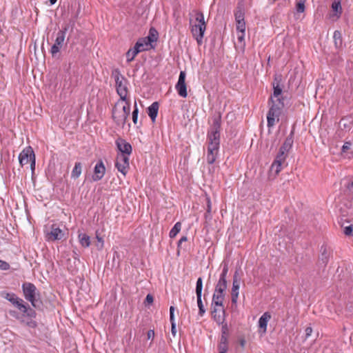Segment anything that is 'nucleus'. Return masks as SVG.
<instances>
[{"label": "nucleus", "instance_id": "nucleus-35", "mask_svg": "<svg viewBox=\"0 0 353 353\" xmlns=\"http://www.w3.org/2000/svg\"><path fill=\"white\" fill-rule=\"evenodd\" d=\"M96 239L98 243L96 244L98 250H102L104 246V241L101 236H100L98 231H96Z\"/></svg>", "mask_w": 353, "mask_h": 353}, {"label": "nucleus", "instance_id": "nucleus-63", "mask_svg": "<svg viewBox=\"0 0 353 353\" xmlns=\"http://www.w3.org/2000/svg\"><path fill=\"white\" fill-rule=\"evenodd\" d=\"M170 310H172V309H174L173 306H170Z\"/></svg>", "mask_w": 353, "mask_h": 353}, {"label": "nucleus", "instance_id": "nucleus-23", "mask_svg": "<svg viewBox=\"0 0 353 353\" xmlns=\"http://www.w3.org/2000/svg\"><path fill=\"white\" fill-rule=\"evenodd\" d=\"M227 290V281L226 280H221L219 279L216 286H215V292H219V294H222L225 295Z\"/></svg>", "mask_w": 353, "mask_h": 353}, {"label": "nucleus", "instance_id": "nucleus-43", "mask_svg": "<svg viewBox=\"0 0 353 353\" xmlns=\"http://www.w3.org/2000/svg\"><path fill=\"white\" fill-rule=\"evenodd\" d=\"M240 283H241V279L239 276L238 272H235L234 276H233L232 286H234V285L240 286Z\"/></svg>", "mask_w": 353, "mask_h": 353}, {"label": "nucleus", "instance_id": "nucleus-45", "mask_svg": "<svg viewBox=\"0 0 353 353\" xmlns=\"http://www.w3.org/2000/svg\"><path fill=\"white\" fill-rule=\"evenodd\" d=\"M288 154L283 153V152H279L275 159L285 162Z\"/></svg>", "mask_w": 353, "mask_h": 353}, {"label": "nucleus", "instance_id": "nucleus-64", "mask_svg": "<svg viewBox=\"0 0 353 353\" xmlns=\"http://www.w3.org/2000/svg\"><path fill=\"white\" fill-rule=\"evenodd\" d=\"M351 186L353 188V181L351 183Z\"/></svg>", "mask_w": 353, "mask_h": 353}, {"label": "nucleus", "instance_id": "nucleus-4", "mask_svg": "<svg viewBox=\"0 0 353 353\" xmlns=\"http://www.w3.org/2000/svg\"><path fill=\"white\" fill-rule=\"evenodd\" d=\"M273 104L270 107L268 115H267V120H268V128L273 127L276 121H279V116L281 113V110L284 106L283 102L282 101V99H276V101L278 103H274V101H273L272 98L271 99Z\"/></svg>", "mask_w": 353, "mask_h": 353}, {"label": "nucleus", "instance_id": "nucleus-10", "mask_svg": "<svg viewBox=\"0 0 353 353\" xmlns=\"http://www.w3.org/2000/svg\"><path fill=\"white\" fill-rule=\"evenodd\" d=\"M115 166L118 171L125 176L129 169V157L125 154H117Z\"/></svg>", "mask_w": 353, "mask_h": 353}, {"label": "nucleus", "instance_id": "nucleus-44", "mask_svg": "<svg viewBox=\"0 0 353 353\" xmlns=\"http://www.w3.org/2000/svg\"><path fill=\"white\" fill-rule=\"evenodd\" d=\"M153 301H154V298H153L152 295L148 294L146 296V298L144 301L145 306L150 307L151 305V304L153 303Z\"/></svg>", "mask_w": 353, "mask_h": 353}, {"label": "nucleus", "instance_id": "nucleus-19", "mask_svg": "<svg viewBox=\"0 0 353 353\" xmlns=\"http://www.w3.org/2000/svg\"><path fill=\"white\" fill-rule=\"evenodd\" d=\"M225 295L219 294V292H214L212 297V305L216 307H223Z\"/></svg>", "mask_w": 353, "mask_h": 353}, {"label": "nucleus", "instance_id": "nucleus-50", "mask_svg": "<svg viewBox=\"0 0 353 353\" xmlns=\"http://www.w3.org/2000/svg\"><path fill=\"white\" fill-rule=\"evenodd\" d=\"M10 268V265L6 261L0 260V269L7 270Z\"/></svg>", "mask_w": 353, "mask_h": 353}, {"label": "nucleus", "instance_id": "nucleus-8", "mask_svg": "<svg viewBox=\"0 0 353 353\" xmlns=\"http://www.w3.org/2000/svg\"><path fill=\"white\" fill-rule=\"evenodd\" d=\"M19 163L23 166L31 162V168L34 169L35 165V156L33 150L30 147L26 148L20 153Z\"/></svg>", "mask_w": 353, "mask_h": 353}, {"label": "nucleus", "instance_id": "nucleus-42", "mask_svg": "<svg viewBox=\"0 0 353 353\" xmlns=\"http://www.w3.org/2000/svg\"><path fill=\"white\" fill-rule=\"evenodd\" d=\"M223 345L225 346V347H228V335H225V334L221 335V337L220 339V343H219L218 347H221Z\"/></svg>", "mask_w": 353, "mask_h": 353}, {"label": "nucleus", "instance_id": "nucleus-14", "mask_svg": "<svg viewBox=\"0 0 353 353\" xmlns=\"http://www.w3.org/2000/svg\"><path fill=\"white\" fill-rule=\"evenodd\" d=\"M116 145L118 150L120 151L119 154H125L127 157H129L132 153V146L129 143L126 142L125 140L119 138L116 141Z\"/></svg>", "mask_w": 353, "mask_h": 353}, {"label": "nucleus", "instance_id": "nucleus-9", "mask_svg": "<svg viewBox=\"0 0 353 353\" xmlns=\"http://www.w3.org/2000/svg\"><path fill=\"white\" fill-rule=\"evenodd\" d=\"M220 141L214 140H209L208 151H207V162L208 164H213L216 159Z\"/></svg>", "mask_w": 353, "mask_h": 353}, {"label": "nucleus", "instance_id": "nucleus-62", "mask_svg": "<svg viewBox=\"0 0 353 353\" xmlns=\"http://www.w3.org/2000/svg\"><path fill=\"white\" fill-rule=\"evenodd\" d=\"M57 0H50V2L52 5L54 4Z\"/></svg>", "mask_w": 353, "mask_h": 353}, {"label": "nucleus", "instance_id": "nucleus-33", "mask_svg": "<svg viewBox=\"0 0 353 353\" xmlns=\"http://www.w3.org/2000/svg\"><path fill=\"white\" fill-rule=\"evenodd\" d=\"M151 43L157 40V32L154 29H150L149 35L145 37Z\"/></svg>", "mask_w": 353, "mask_h": 353}, {"label": "nucleus", "instance_id": "nucleus-52", "mask_svg": "<svg viewBox=\"0 0 353 353\" xmlns=\"http://www.w3.org/2000/svg\"><path fill=\"white\" fill-rule=\"evenodd\" d=\"M207 201V213L210 214L211 212L212 207H211V201L209 197L206 198Z\"/></svg>", "mask_w": 353, "mask_h": 353}, {"label": "nucleus", "instance_id": "nucleus-29", "mask_svg": "<svg viewBox=\"0 0 353 353\" xmlns=\"http://www.w3.org/2000/svg\"><path fill=\"white\" fill-rule=\"evenodd\" d=\"M139 53V50H137L134 46L133 48H130L126 52V58L128 62H131L134 60L135 57Z\"/></svg>", "mask_w": 353, "mask_h": 353}, {"label": "nucleus", "instance_id": "nucleus-2", "mask_svg": "<svg viewBox=\"0 0 353 353\" xmlns=\"http://www.w3.org/2000/svg\"><path fill=\"white\" fill-rule=\"evenodd\" d=\"M205 29L206 24L204 20L203 14L201 12H196L195 14V20L194 23L192 25L191 32L199 45L202 43Z\"/></svg>", "mask_w": 353, "mask_h": 353}, {"label": "nucleus", "instance_id": "nucleus-56", "mask_svg": "<svg viewBox=\"0 0 353 353\" xmlns=\"http://www.w3.org/2000/svg\"><path fill=\"white\" fill-rule=\"evenodd\" d=\"M219 353H226L228 347H225V346L223 345L221 347H218Z\"/></svg>", "mask_w": 353, "mask_h": 353}, {"label": "nucleus", "instance_id": "nucleus-39", "mask_svg": "<svg viewBox=\"0 0 353 353\" xmlns=\"http://www.w3.org/2000/svg\"><path fill=\"white\" fill-rule=\"evenodd\" d=\"M321 251H322V254H321V260L323 261V263L324 264H326L327 262V260H328V256H329V254L327 252V249L325 247H322L321 248Z\"/></svg>", "mask_w": 353, "mask_h": 353}, {"label": "nucleus", "instance_id": "nucleus-41", "mask_svg": "<svg viewBox=\"0 0 353 353\" xmlns=\"http://www.w3.org/2000/svg\"><path fill=\"white\" fill-rule=\"evenodd\" d=\"M296 8L298 12H303L305 10V0H300L296 3Z\"/></svg>", "mask_w": 353, "mask_h": 353}, {"label": "nucleus", "instance_id": "nucleus-28", "mask_svg": "<svg viewBox=\"0 0 353 353\" xmlns=\"http://www.w3.org/2000/svg\"><path fill=\"white\" fill-rule=\"evenodd\" d=\"M81 174V163L77 162L71 173V177L76 179H78Z\"/></svg>", "mask_w": 353, "mask_h": 353}, {"label": "nucleus", "instance_id": "nucleus-59", "mask_svg": "<svg viewBox=\"0 0 353 353\" xmlns=\"http://www.w3.org/2000/svg\"><path fill=\"white\" fill-rule=\"evenodd\" d=\"M239 344L241 346V347L243 348L245 345V340L244 339L241 338V339H239Z\"/></svg>", "mask_w": 353, "mask_h": 353}, {"label": "nucleus", "instance_id": "nucleus-6", "mask_svg": "<svg viewBox=\"0 0 353 353\" xmlns=\"http://www.w3.org/2000/svg\"><path fill=\"white\" fill-rule=\"evenodd\" d=\"M22 289L26 299L30 301L32 306L37 307L39 302V294L35 285L31 283H24Z\"/></svg>", "mask_w": 353, "mask_h": 353}, {"label": "nucleus", "instance_id": "nucleus-26", "mask_svg": "<svg viewBox=\"0 0 353 353\" xmlns=\"http://www.w3.org/2000/svg\"><path fill=\"white\" fill-rule=\"evenodd\" d=\"M293 143V140L292 138L288 137L282 146L279 149V152H283L285 154H288V152L291 148Z\"/></svg>", "mask_w": 353, "mask_h": 353}, {"label": "nucleus", "instance_id": "nucleus-5", "mask_svg": "<svg viewBox=\"0 0 353 353\" xmlns=\"http://www.w3.org/2000/svg\"><path fill=\"white\" fill-rule=\"evenodd\" d=\"M10 314L30 327L36 326V323L33 321L35 316L34 310H10Z\"/></svg>", "mask_w": 353, "mask_h": 353}, {"label": "nucleus", "instance_id": "nucleus-7", "mask_svg": "<svg viewBox=\"0 0 353 353\" xmlns=\"http://www.w3.org/2000/svg\"><path fill=\"white\" fill-rule=\"evenodd\" d=\"M68 30V26L66 25L57 32L55 42L52 45L50 50V52L53 57L55 56L60 51V49L62 48Z\"/></svg>", "mask_w": 353, "mask_h": 353}, {"label": "nucleus", "instance_id": "nucleus-57", "mask_svg": "<svg viewBox=\"0 0 353 353\" xmlns=\"http://www.w3.org/2000/svg\"><path fill=\"white\" fill-rule=\"evenodd\" d=\"M222 334H225V335L228 334V330L227 325H223V326H222Z\"/></svg>", "mask_w": 353, "mask_h": 353}, {"label": "nucleus", "instance_id": "nucleus-18", "mask_svg": "<svg viewBox=\"0 0 353 353\" xmlns=\"http://www.w3.org/2000/svg\"><path fill=\"white\" fill-rule=\"evenodd\" d=\"M151 43L145 37L140 39L135 43L134 47L139 50V52L147 50L150 48Z\"/></svg>", "mask_w": 353, "mask_h": 353}, {"label": "nucleus", "instance_id": "nucleus-61", "mask_svg": "<svg viewBox=\"0 0 353 353\" xmlns=\"http://www.w3.org/2000/svg\"><path fill=\"white\" fill-rule=\"evenodd\" d=\"M205 310H199V315L203 316Z\"/></svg>", "mask_w": 353, "mask_h": 353}, {"label": "nucleus", "instance_id": "nucleus-11", "mask_svg": "<svg viewBox=\"0 0 353 353\" xmlns=\"http://www.w3.org/2000/svg\"><path fill=\"white\" fill-rule=\"evenodd\" d=\"M221 129V118L216 117L213 119V124L211 131L208 133V140H214L219 141Z\"/></svg>", "mask_w": 353, "mask_h": 353}, {"label": "nucleus", "instance_id": "nucleus-15", "mask_svg": "<svg viewBox=\"0 0 353 353\" xmlns=\"http://www.w3.org/2000/svg\"><path fill=\"white\" fill-rule=\"evenodd\" d=\"M105 173V168L102 161H99L94 166L92 179L94 181L101 180Z\"/></svg>", "mask_w": 353, "mask_h": 353}, {"label": "nucleus", "instance_id": "nucleus-51", "mask_svg": "<svg viewBox=\"0 0 353 353\" xmlns=\"http://www.w3.org/2000/svg\"><path fill=\"white\" fill-rule=\"evenodd\" d=\"M196 298H197V305H198L199 309H200V310L203 309L204 306H203L202 301H201V295H196Z\"/></svg>", "mask_w": 353, "mask_h": 353}, {"label": "nucleus", "instance_id": "nucleus-47", "mask_svg": "<svg viewBox=\"0 0 353 353\" xmlns=\"http://www.w3.org/2000/svg\"><path fill=\"white\" fill-rule=\"evenodd\" d=\"M138 112H139L138 108H137V104L135 103L134 110L132 112V121L134 124H136L137 123Z\"/></svg>", "mask_w": 353, "mask_h": 353}, {"label": "nucleus", "instance_id": "nucleus-31", "mask_svg": "<svg viewBox=\"0 0 353 353\" xmlns=\"http://www.w3.org/2000/svg\"><path fill=\"white\" fill-rule=\"evenodd\" d=\"M181 229V223L180 222H177L175 223L174 227L171 229L169 236L170 238H174L177 234L180 232Z\"/></svg>", "mask_w": 353, "mask_h": 353}, {"label": "nucleus", "instance_id": "nucleus-54", "mask_svg": "<svg viewBox=\"0 0 353 353\" xmlns=\"http://www.w3.org/2000/svg\"><path fill=\"white\" fill-rule=\"evenodd\" d=\"M312 333V328L311 327H308L305 329V336L306 338L311 336Z\"/></svg>", "mask_w": 353, "mask_h": 353}, {"label": "nucleus", "instance_id": "nucleus-32", "mask_svg": "<svg viewBox=\"0 0 353 353\" xmlns=\"http://www.w3.org/2000/svg\"><path fill=\"white\" fill-rule=\"evenodd\" d=\"M239 288H240V286H236V285L232 286V288L231 298H232V302L233 303H235L237 301Z\"/></svg>", "mask_w": 353, "mask_h": 353}, {"label": "nucleus", "instance_id": "nucleus-27", "mask_svg": "<svg viewBox=\"0 0 353 353\" xmlns=\"http://www.w3.org/2000/svg\"><path fill=\"white\" fill-rule=\"evenodd\" d=\"M234 16L236 21H244V10L242 4L239 3Z\"/></svg>", "mask_w": 353, "mask_h": 353}, {"label": "nucleus", "instance_id": "nucleus-13", "mask_svg": "<svg viewBox=\"0 0 353 353\" xmlns=\"http://www.w3.org/2000/svg\"><path fill=\"white\" fill-rule=\"evenodd\" d=\"M1 296L11 302L14 306L19 307V309L23 308L27 309L26 306L23 305V301L21 299L17 297L14 293H9L7 292H2Z\"/></svg>", "mask_w": 353, "mask_h": 353}, {"label": "nucleus", "instance_id": "nucleus-21", "mask_svg": "<svg viewBox=\"0 0 353 353\" xmlns=\"http://www.w3.org/2000/svg\"><path fill=\"white\" fill-rule=\"evenodd\" d=\"M159 110V104L157 102L152 103L148 109V113L152 121L154 122L157 118Z\"/></svg>", "mask_w": 353, "mask_h": 353}, {"label": "nucleus", "instance_id": "nucleus-17", "mask_svg": "<svg viewBox=\"0 0 353 353\" xmlns=\"http://www.w3.org/2000/svg\"><path fill=\"white\" fill-rule=\"evenodd\" d=\"M271 319V315L269 312H265L262 316L259 319V325L260 330H261L262 333H265L267 330V324L268 322Z\"/></svg>", "mask_w": 353, "mask_h": 353}, {"label": "nucleus", "instance_id": "nucleus-20", "mask_svg": "<svg viewBox=\"0 0 353 353\" xmlns=\"http://www.w3.org/2000/svg\"><path fill=\"white\" fill-rule=\"evenodd\" d=\"M212 315L215 321L223 324L225 317V310H212Z\"/></svg>", "mask_w": 353, "mask_h": 353}, {"label": "nucleus", "instance_id": "nucleus-37", "mask_svg": "<svg viewBox=\"0 0 353 353\" xmlns=\"http://www.w3.org/2000/svg\"><path fill=\"white\" fill-rule=\"evenodd\" d=\"M202 288H203L202 279H201V277H199L197 279L196 284V295H201Z\"/></svg>", "mask_w": 353, "mask_h": 353}, {"label": "nucleus", "instance_id": "nucleus-34", "mask_svg": "<svg viewBox=\"0 0 353 353\" xmlns=\"http://www.w3.org/2000/svg\"><path fill=\"white\" fill-rule=\"evenodd\" d=\"M352 122L351 121H347L345 119H342L340 121V126L343 130H349L351 128Z\"/></svg>", "mask_w": 353, "mask_h": 353}, {"label": "nucleus", "instance_id": "nucleus-48", "mask_svg": "<svg viewBox=\"0 0 353 353\" xmlns=\"http://www.w3.org/2000/svg\"><path fill=\"white\" fill-rule=\"evenodd\" d=\"M352 232H353V225H352L347 226L344 228V234L347 236L352 235Z\"/></svg>", "mask_w": 353, "mask_h": 353}, {"label": "nucleus", "instance_id": "nucleus-3", "mask_svg": "<svg viewBox=\"0 0 353 353\" xmlns=\"http://www.w3.org/2000/svg\"><path fill=\"white\" fill-rule=\"evenodd\" d=\"M112 76L114 79L117 92L119 95L120 99H127V79L121 74L119 69L113 70L112 72Z\"/></svg>", "mask_w": 353, "mask_h": 353}, {"label": "nucleus", "instance_id": "nucleus-46", "mask_svg": "<svg viewBox=\"0 0 353 353\" xmlns=\"http://www.w3.org/2000/svg\"><path fill=\"white\" fill-rule=\"evenodd\" d=\"M245 32H237V39L239 43L244 46V40H245Z\"/></svg>", "mask_w": 353, "mask_h": 353}, {"label": "nucleus", "instance_id": "nucleus-58", "mask_svg": "<svg viewBox=\"0 0 353 353\" xmlns=\"http://www.w3.org/2000/svg\"><path fill=\"white\" fill-rule=\"evenodd\" d=\"M170 321H171V324L172 323H175L174 322V310H170Z\"/></svg>", "mask_w": 353, "mask_h": 353}, {"label": "nucleus", "instance_id": "nucleus-12", "mask_svg": "<svg viewBox=\"0 0 353 353\" xmlns=\"http://www.w3.org/2000/svg\"><path fill=\"white\" fill-rule=\"evenodd\" d=\"M185 75L186 74L184 71H181L178 82L176 85V89L178 94L182 97H186L188 95L185 84Z\"/></svg>", "mask_w": 353, "mask_h": 353}, {"label": "nucleus", "instance_id": "nucleus-36", "mask_svg": "<svg viewBox=\"0 0 353 353\" xmlns=\"http://www.w3.org/2000/svg\"><path fill=\"white\" fill-rule=\"evenodd\" d=\"M236 32H245V21H236Z\"/></svg>", "mask_w": 353, "mask_h": 353}, {"label": "nucleus", "instance_id": "nucleus-60", "mask_svg": "<svg viewBox=\"0 0 353 353\" xmlns=\"http://www.w3.org/2000/svg\"><path fill=\"white\" fill-rule=\"evenodd\" d=\"M172 333L173 336L176 335V324L175 323L172 324Z\"/></svg>", "mask_w": 353, "mask_h": 353}, {"label": "nucleus", "instance_id": "nucleus-30", "mask_svg": "<svg viewBox=\"0 0 353 353\" xmlns=\"http://www.w3.org/2000/svg\"><path fill=\"white\" fill-rule=\"evenodd\" d=\"M335 46L338 48L342 46L341 33L339 30H335L333 35Z\"/></svg>", "mask_w": 353, "mask_h": 353}, {"label": "nucleus", "instance_id": "nucleus-49", "mask_svg": "<svg viewBox=\"0 0 353 353\" xmlns=\"http://www.w3.org/2000/svg\"><path fill=\"white\" fill-rule=\"evenodd\" d=\"M350 146H351V143L350 141L345 142L343 145L342 146L341 152L343 153L346 152L350 148Z\"/></svg>", "mask_w": 353, "mask_h": 353}, {"label": "nucleus", "instance_id": "nucleus-38", "mask_svg": "<svg viewBox=\"0 0 353 353\" xmlns=\"http://www.w3.org/2000/svg\"><path fill=\"white\" fill-rule=\"evenodd\" d=\"M228 272V265L227 263H224L223 265L222 272L220 274L219 279L223 281L226 280V276Z\"/></svg>", "mask_w": 353, "mask_h": 353}, {"label": "nucleus", "instance_id": "nucleus-55", "mask_svg": "<svg viewBox=\"0 0 353 353\" xmlns=\"http://www.w3.org/2000/svg\"><path fill=\"white\" fill-rule=\"evenodd\" d=\"M188 241V239L186 236H182L180 240L179 241V243H178V248H179L181 245V244L183 243V242H186Z\"/></svg>", "mask_w": 353, "mask_h": 353}, {"label": "nucleus", "instance_id": "nucleus-40", "mask_svg": "<svg viewBox=\"0 0 353 353\" xmlns=\"http://www.w3.org/2000/svg\"><path fill=\"white\" fill-rule=\"evenodd\" d=\"M332 10L337 14H339L338 17L341 13V6L340 2H334L332 5Z\"/></svg>", "mask_w": 353, "mask_h": 353}, {"label": "nucleus", "instance_id": "nucleus-16", "mask_svg": "<svg viewBox=\"0 0 353 353\" xmlns=\"http://www.w3.org/2000/svg\"><path fill=\"white\" fill-rule=\"evenodd\" d=\"M48 239L52 241L60 240L64 236L63 232L59 228L53 225L51 228L50 232L48 233Z\"/></svg>", "mask_w": 353, "mask_h": 353}, {"label": "nucleus", "instance_id": "nucleus-22", "mask_svg": "<svg viewBox=\"0 0 353 353\" xmlns=\"http://www.w3.org/2000/svg\"><path fill=\"white\" fill-rule=\"evenodd\" d=\"M280 80L281 79L275 77L274 81L273 82V97L277 98V99H281L279 97L282 93V88L280 87Z\"/></svg>", "mask_w": 353, "mask_h": 353}, {"label": "nucleus", "instance_id": "nucleus-1", "mask_svg": "<svg viewBox=\"0 0 353 353\" xmlns=\"http://www.w3.org/2000/svg\"><path fill=\"white\" fill-rule=\"evenodd\" d=\"M130 105L128 99H119L112 109V118L117 125H124L130 114Z\"/></svg>", "mask_w": 353, "mask_h": 353}, {"label": "nucleus", "instance_id": "nucleus-25", "mask_svg": "<svg viewBox=\"0 0 353 353\" xmlns=\"http://www.w3.org/2000/svg\"><path fill=\"white\" fill-rule=\"evenodd\" d=\"M283 163H285L284 161L274 159V162L272 163V164L271 165V168H270L271 172H274L275 175L279 174V173L282 170V168H283L282 166H283Z\"/></svg>", "mask_w": 353, "mask_h": 353}, {"label": "nucleus", "instance_id": "nucleus-53", "mask_svg": "<svg viewBox=\"0 0 353 353\" xmlns=\"http://www.w3.org/2000/svg\"><path fill=\"white\" fill-rule=\"evenodd\" d=\"M154 337V330H150L147 332V338H148V339H153Z\"/></svg>", "mask_w": 353, "mask_h": 353}, {"label": "nucleus", "instance_id": "nucleus-24", "mask_svg": "<svg viewBox=\"0 0 353 353\" xmlns=\"http://www.w3.org/2000/svg\"><path fill=\"white\" fill-rule=\"evenodd\" d=\"M80 244L84 248H88L90 245V238L85 233H80L78 236Z\"/></svg>", "mask_w": 353, "mask_h": 353}]
</instances>
